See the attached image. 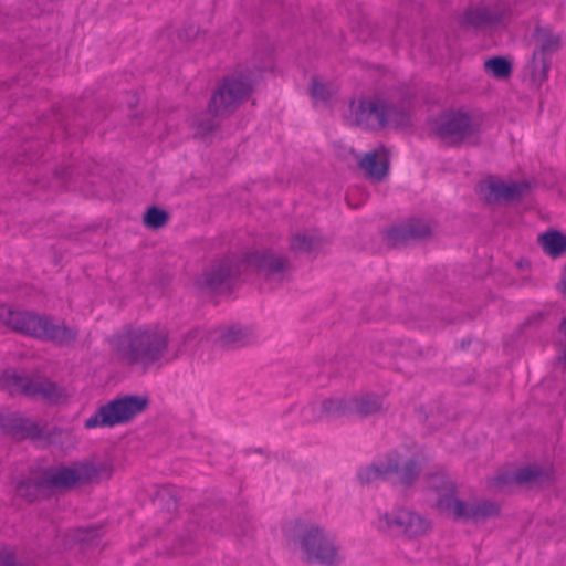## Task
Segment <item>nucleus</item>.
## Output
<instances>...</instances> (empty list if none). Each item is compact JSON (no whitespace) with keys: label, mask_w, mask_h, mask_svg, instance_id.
Returning a JSON list of instances; mask_svg holds the SVG:
<instances>
[{"label":"nucleus","mask_w":566,"mask_h":566,"mask_svg":"<svg viewBox=\"0 0 566 566\" xmlns=\"http://www.w3.org/2000/svg\"><path fill=\"white\" fill-rule=\"evenodd\" d=\"M116 360L143 373L158 365L169 346V333L159 325L128 326L108 339Z\"/></svg>","instance_id":"f257e3e1"},{"label":"nucleus","mask_w":566,"mask_h":566,"mask_svg":"<svg viewBox=\"0 0 566 566\" xmlns=\"http://www.w3.org/2000/svg\"><path fill=\"white\" fill-rule=\"evenodd\" d=\"M0 322L12 331L49 339L60 345L72 344L78 335L77 329L64 324L56 325L48 316L32 312L12 311L4 305L0 306Z\"/></svg>","instance_id":"f03ea898"},{"label":"nucleus","mask_w":566,"mask_h":566,"mask_svg":"<svg viewBox=\"0 0 566 566\" xmlns=\"http://www.w3.org/2000/svg\"><path fill=\"white\" fill-rule=\"evenodd\" d=\"M410 101L396 105L381 98H361L350 103V120L366 129H381L389 124L406 127L410 124Z\"/></svg>","instance_id":"7ed1b4c3"},{"label":"nucleus","mask_w":566,"mask_h":566,"mask_svg":"<svg viewBox=\"0 0 566 566\" xmlns=\"http://www.w3.org/2000/svg\"><path fill=\"white\" fill-rule=\"evenodd\" d=\"M114 472L111 460L88 459L44 470L45 482L51 494L55 491H67L83 484L98 483L109 479Z\"/></svg>","instance_id":"20e7f679"},{"label":"nucleus","mask_w":566,"mask_h":566,"mask_svg":"<svg viewBox=\"0 0 566 566\" xmlns=\"http://www.w3.org/2000/svg\"><path fill=\"white\" fill-rule=\"evenodd\" d=\"M431 129L447 146L476 145L480 140L481 123L471 113L449 111L432 120Z\"/></svg>","instance_id":"39448f33"},{"label":"nucleus","mask_w":566,"mask_h":566,"mask_svg":"<svg viewBox=\"0 0 566 566\" xmlns=\"http://www.w3.org/2000/svg\"><path fill=\"white\" fill-rule=\"evenodd\" d=\"M255 82L256 75L250 70L226 76L211 96L209 112L214 117L229 116L250 96Z\"/></svg>","instance_id":"423d86ee"},{"label":"nucleus","mask_w":566,"mask_h":566,"mask_svg":"<svg viewBox=\"0 0 566 566\" xmlns=\"http://www.w3.org/2000/svg\"><path fill=\"white\" fill-rule=\"evenodd\" d=\"M294 541L307 563L332 566L338 560V547L334 538L316 524L296 522Z\"/></svg>","instance_id":"0eeeda50"},{"label":"nucleus","mask_w":566,"mask_h":566,"mask_svg":"<svg viewBox=\"0 0 566 566\" xmlns=\"http://www.w3.org/2000/svg\"><path fill=\"white\" fill-rule=\"evenodd\" d=\"M420 473V465L415 458L401 453H390L384 461L364 468L358 473L361 484H370L378 480H395L402 485H411Z\"/></svg>","instance_id":"6e6552de"},{"label":"nucleus","mask_w":566,"mask_h":566,"mask_svg":"<svg viewBox=\"0 0 566 566\" xmlns=\"http://www.w3.org/2000/svg\"><path fill=\"white\" fill-rule=\"evenodd\" d=\"M148 403L149 399L146 396L128 395L113 399L97 408L95 413L84 421V427L90 430L127 423L144 412Z\"/></svg>","instance_id":"1a4fd4ad"},{"label":"nucleus","mask_w":566,"mask_h":566,"mask_svg":"<svg viewBox=\"0 0 566 566\" xmlns=\"http://www.w3.org/2000/svg\"><path fill=\"white\" fill-rule=\"evenodd\" d=\"M534 51L530 62L532 82L541 87L548 77L551 56L564 44L563 33L549 25H536L533 32Z\"/></svg>","instance_id":"9d476101"},{"label":"nucleus","mask_w":566,"mask_h":566,"mask_svg":"<svg viewBox=\"0 0 566 566\" xmlns=\"http://www.w3.org/2000/svg\"><path fill=\"white\" fill-rule=\"evenodd\" d=\"M438 509L454 520L482 522L500 513V505L490 500L463 502L452 494L438 501Z\"/></svg>","instance_id":"9b49d317"},{"label":"nucleus","mask_w":566,"mask_h":566,"mask_svg":"<svg viewBox=\"0 0 566 566\" xmlns=\"http://www.w3.org/2000/svg\"><path fill=\"white\" fill-rule=\"evenodd\" d=\"M431 527L428 518L406 507H396L379 517V528L409 538L424 535Z\"/></svg>","instance_id":"f8f14e48"},{"label":"nucleus","mask_w":566,"mask_h":566,"mask_svg":"<svg viewBox=\"0 0 566 566\" xmlns=\"http://www.w3.org/2000/svg\"><path fill=\"white\" fill-rule=\"evenodd\" d=\"M245 268H254L270 283L280 284L290 279L292 265L290 261L271 251L254 252L244 260Z\"/></svg>","instance_id":"ddd939ff"},{"label":"nucleus","mask_w":566,"mask_h":566,"mask_svg":"<svg viewBox=\"0 0 566 566\" xmlns=\"http://www.w3.org/2000/svg\"><path fill=\"white\" fill-rule=\"evenodd\" d=\"M552 472L538 465H527L514 472H501L490 480V485L502 490L513 484L542 485L549 482Z\"/></svg>","instance_id":"4468645a"},{"label":"nucleus","mask_w":566,"mask_h":566,"mask_svg":"<svg viewBox=\"0 0 566 566\" xmlns=\"http://www.w3.org/2000/svg\"><path fill=\"white\" fill-rule=\"evenodd\" d=\"M242 266H244V262H239L233 256L217 260L202 273L198 284L210 290H218L239 275Z\"/></svg>","instance_id":"2eb2a0df"},{"label":"nucleus","mask_w":566,"mask_h":566,"mask_svg":"<svg viewBox=\"0 0 566 566\" xmlns=\"http://www.w3.org/2000/svg\"><path fill=\"white\" fill-rule=\"evenodd\" d=\"M509 15L510 9L503 2L493 6L481 4L469 9L462 18V23L474 29H485L500 24Z\"/></svg>","instance_id":"dca6fc26"},{"label":"nucleus","mask_w":566,"mask_h":566,"mask_svg":"<svg viewBox=\"0 0 566 566\" xmlns=\"http://www.w3.org/2000/svg\"><path fill=\"white\" fill-rule=\"evenodd\" d=\"M433 227L422 219H410L403 224L392 228L387 233L388 243L392 247L430 239Z\"/></svg>","instance_id":"f3484780"},{"label":"nucleus","mask_w":566,"mask_h":566,"mask_svg":"<svg viewBox=\"0 0 566 566\" xmlns=\"http://www.w3.org/2000/svg\"><path fill=\"white\" fill-rule=\"evenodd\" d=\"M528 185L525 182L490 179L481 185L480 190L488 202L513 201L526 193Z\"/></svg>","instance_id":"a211bd4d"},{"label":"nucleus","mask_w":566,"mask_h":566,"mask_svg":"<svg viewBox=\"0 0 566 566\" xmlns=\"http://www.w3.org/2000/svg\"><path fill=\"white\" fill-rule=\"evenodd\" d=\"M72 392L63 385L43 376H32L28 397L39 398L51 405L66 403Z\"/></svg>","instance_id":"6ab92c4d"},{"label":"nucleus","mask_w":566,"mask_h":566,"mask_svg":"<svg viewBox=\"0 0 566 566\" xmlns=\"http://www.w3.org/2000/svg\"><path fill=\"white\" fill-rule=\"evenodd\" d=\"M358 166L367 178L381 181L389 171V150L384 145H379L358 157Z\"/></svg>","instance_id":"aec40b11"},{"label":"nucleus","mask_w":566,"mask_h":566,"mask_svg":"<svg viewBox=\"0 0 566 566\" xmlns=\"http://www.w3.org/2000/svg\"><path fill=\"white\" fill-rule=\"evenodd\" d=\"M2 428L15 439H36L43 436L46 423L13 415L2 420Z\"/></svg>","instance_id":"412c9836"},{"label":"nucleus","mask_w":566,"mask_h":566,"mask_svg":"<svg viewBox=\"0 0 566 566\" xmlns=\"http://www.w3.org/2000/svg\"><path fill=\"white\" fill-rule=\"evenodd\" d=\"M45 478L43 470L20 480L15 488L18 496L29 503H34L41 499L49 497L51 495V491L49 484L45 482Z\"/></svg>","instance_id":"4be33fe9"},{"label":"nucleus","mask_w":566,"mask_h":566,"mask_svg":"<svg viewBox=\"0 0 566 566\" xmlns=\"http://www.w3.org/2000/svg\"><path fill=\"white\" fill-rule=\"evenodd\" d=\"M255 336L250 327L231 325L219 331L217 342L224 348H237L251 344Z\"/></svg>","instance_id":"5701e85b"},{"label":"nucleus","mask_w":566,"mask_h":566,"mask_svg":"<svg viewBox=\"0 0 566 566\" xmlns=\"http://www.w3.org/2000/svg\"><path fill=\"white\" fill-rule=\"evenodd\" d=\"M352 398V415L355 413L359 417H369L384 411V399L382 397L371 394L364 392Z\"/></svg>","instance_id":"b1692460"},{"label":"nucleus","mask_w":566,"mask_h":566,"mask_svg":"<svg viewBox=\"0 0 566 566\" xmlns=\"http://www.w3.org/2000/svg\"><path fill=\"white\" fill-rule=\"evenodd\" d=\"M538 244L552 259H558L566 254V235L558 230H547L538 235Z\"/></svg>","instance_id":"393cba45"},{"label":"nucleus","mask_w":566,"mask_h":566,"mask_svg":"<svg viewBox=\"0 0 566 566\" xmlns=\"http://www.w3.org/2000/svg\"><path fill=\"white\" fill-rule=\"evenodd\" d=\"M32 376L19 375L14 369H7L0 375V389L10 395L22 394L28 397Z\"/></svg>","instance_id":"a878e982"},{"label":"nucleus","mask_w":566,"mask_h":566,"mask_svg":"<svg viewBox=\"0 0 566 566\" xmlns=\"http://www.w3.org/2000/svg\"><path fill=\"white\" fill-rule=\"evenodd\" d=\"M352 398H328L322 401L319 415L315 417V420L322 416L326 417H344L352 415Z\"/></svg>","instance_id":"bb28decb"},{"label":"nucleus","mask_w":566,"mask_h":566,"mask_svg":"<svg viewBox=\"0 0 566 566\" xmlns=\"http://www.w3.org/2000/svg\"><path fill=\"white\" fill-rule=\"evenodd\" d=\"M319 244V238L310 232L295 233L290 240V249L297 254L311 253L318 249Z\"/></svg>","instance_id":"cd10ccee"},{"label":"nucleus","mask_w":566,"mask_h":566,"mask_svg":"<svg viewBox=\"0 0 566 566\" xmlns=\"http://www.w3.org/2000/svg\"><path fill=\"white\" fill-rule=\"evenodd\" d=\"M484 70L497 80H505L512 73V65L505 57L494 56L484 62Z\"/></svg>","instance_id":"c85d7f7f"},{"label":"nucleus","mask_w":566,"mask_h":566,"mask_svg":"<svg viewBox=\"0 0 566 566\" xmlns=\"http://www.w3.org/2000/svg\"><path fill=\"white\" fill-rule=\"evenodd\" d=\"M429 485L438 494L439 497L437 502L449 494L454 495V484L453 482L444 474V473H436L430 475Z\"/></svg>","instance_id":"c756f323"},{"label":"nucleus","mask_w":566,"mask_h":566,"mask_svg":"<svg viewBox=\"0 0 566 566\" xmlns=\"http://www.w3.org/2000/svg\"><path fill=\"white\" fill-rule=\"evenodd\" d=\"M143 220L148 229H160L168 222V213L157 207H150L146 210Z\"/></svg>","instance_id":"7c9ffc66"},{"label":"nucleus","mask_w":566,"mask_h":566,"mask_svg":"<svg viewBox=\"0 0 566 566\" xmlns=\"http://www.w3.org/2000/svg\"><path fill=\"white\" fill-rule=\"evenodd\" d=\"M0 566H28L23 563L18 562L15 551L0 546Z\"/></svg>","instance_id":"2f4dec72"},{"label":"nucleus","mask_w":566,"mask_h":566,"mask_svg":"<svg viewBox=\"0 0 566 566\" xmlns=\"http://www.w3.org/2000/svg\"><path fill=\"white\" fill-rule=\"evenodd\" d=\"M332 95V92L329 90V87L317 81V80H314L313 81V84H312V96L316 99H319V101H327Z\"/></svg>","instance_id":"473e14b6"},{"label":"nucleus","mask_w":566,"mask_h":566,"mask_svg":"<svg viewBox=\"0 0 566 566\" xmlns=\"http://www.w3.org/2000/svg\"><path fill=\"white\" fill-rule=\"evenodd\" d=\"M218 127V123L214 119H209L207 123L201 122L199 124V133L202 135L212 133Z\"/></svg>","instance_id":"72a5a7b5"},{"label":"nucleus","mask_w":566,"mask_h":566,"mask_svg":"<svg viewBox=\"0 0 566 566\" xmlns=\"http://www.w3.org/2000/svg\"><path fill=\"white\" fill-rule=\"evenodd\" d=\"M96 530H78L76 533L77 541H88L96 536Z\"/></svg>","instance_id":"f704fd0d"},{"label":"nucleus","mask_w":566,"mask_h":566,"mask_svg":"<svg viewBox=\"0 0 566 566\" xmlns=\"http://www.w3.org/2000/svg\"><path fill=\"white\" fill-rule=\"evenodd\" d=\"M198 337V331L193 329V331H190L189 333H187V335L185 336V342H188V340H193Z\"/></svg>","instance_id":"c9c22d12"},{"label":"nucleus","mask_w":566,"mask_h":566,"mask_svg":"<svg viewBox=\"0 0 566 566\" xmlns=\"http://www.w3.org/2000/svg\"><path fill=\"white\" fill-rule=\"evenodd\" d=\"M560 329L564 333V337H565V354H564V358L566 359V318L560 324Z\"/></svg>","instance_id":"e433bc0d"},{"label":"nucleus","mask_w":566,"mask_h":566,"mask_svg":"<svg viewBox=\"0 0 566 566\" xmlns=\"http://www.w3.org/2000/svg\"><path fill=\"white\" fill-rule=\"evenodd\" d=\"M50 533L56 538L57 537V530L54 525H50Z\"/></svg>","instance_id":"4c0bfd02"},{"label":"nucleus","mask_w":566,"mask_h":566,"mask_svg":"<svg viewBox=\"0 0 566 566\" xmlns=\"http://www.w3.org/2000/svg\"><path fill=\"white\" fill-rule=\"evenodd\" d=\"M268 67H270V63H268V64L263 65L259 71H261V70H266Z\"/></svg>","instance_id":"58836bf2"}]
</instances>
